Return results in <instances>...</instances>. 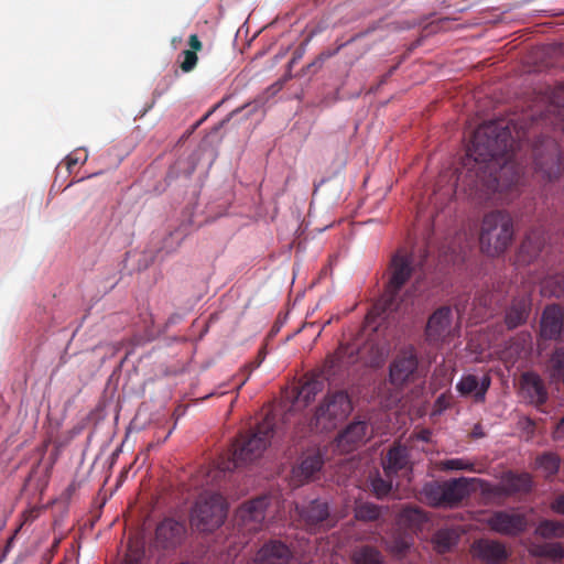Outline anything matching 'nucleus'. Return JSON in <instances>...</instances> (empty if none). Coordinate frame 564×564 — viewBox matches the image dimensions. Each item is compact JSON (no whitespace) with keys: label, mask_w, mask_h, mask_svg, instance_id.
I'll use <instances>...</instances> for the list:
<instances>
[{"label":"nucleus","mask_w":564,"mask_h":564,"mask_svg":"<svg viewBox=\"0 0 564 564\" xmlns=\"http://www.w3.org/2000/svg\"><path fill=\"white\" fill-rule=\"evenodd\" d=\"M545 93V110L532 116L529 124L497 120L476 129L464 162L466 173L457 177L470 198L479 204H508L520 195L530 172L545 181L560 176L562 160L556 140L541 132L529 143L542 129L564 133V84Z\"/></svg>","instance_id":"obj_1"},{"label":"nucleus","mask_w":564,"mask_h":564,"mask_svg":"<svg viewBox=\"0 0 564 564\" xmlns=\"http://www.w3.org/2000/svg\"><path fill=\"white\" fill-rule=\"evenodd\" d=\"M273 433L274 419L267 415L254 430L239 435L232 444L230 454L218 459L217 468L221 471H231L240 465L253 462L268 447Z\"/></svg>","instance_id":"obj_2"},{"label":"nucleus","mask_w":564,"mask_h":564,"mask_svg":"<svg viewBox=\"0 0 564 564\" xmlns=\"http://www.w3.org/2000/svg\"><path fill=\"white\" fill-rule=\"evenodd\" d=\"M514 237L513 219L506 210H492L484 215L479 229V246L488 257L506 252Z\"/></svg>","instance_id":"obj_3"},{"label":"nucleus","mask_w":564,"mask_h":564,"mask_svg":"<svg viewBox=\"0 0 564 564\" xmlns=\"http://www.w3.org/2000/svg\"><path fill=\"white\" fill-rule=\"evenodd\" d=\"M480 481L478 478L459 477L444 481H430L423 487L422 494L432 507L455 508L458 507L471 491L473 485Z\"/></svg>","instance_id":"obj_4"},{"label":"nucleus","mask_w":564,"mask_h":564,"mask_svg":"<svg viewBox=\"0 0 564 564\" xmlns=\"http://www.w3.org/2000/svg\"><path fill=\"white\" fill-rule=\"evenodd\" d=\"M227 517L225 498L216 492L202 494L191 512V525L199 532H213Z\"/></svg>","instance_id":"obj_5"},{"label":"nucleus","mask_w":564,"mask_h":564,"mask_svg":"<svg viewBox=\"0 0 564 564\" xmlns=\"http://www.w3.org/2000/svg\"><path fill=\"white\" fill-rule=\"evenodd\" d=\"M382 357L381 350L371 341L365 343L361 347L340 345L334 355L327 357L325 372L332 375L336 368L346 367L358 361L366 366L376 367L382 362Z\"/></svg>","instance_id":"obj_6"},{"label":"nucleus","mask_w":564,"mask_h":564,"mask_svg":"<svg viewBox=\"0 0 564 564\" xmlns=\"http://www.w3.org/2000/svg\"><path fill=\"white\" fill-rule=\"evenodd\" d=\"M413 270V256L403 250L397 251L391 259L389 280L384 288V311L397 308L399 293L411 278Z\"/></svg>","instance_id":"obj_7"},{"label":"nucleus","mask_w":564,"mask_h":564,"mask_svg":"<svg viewBox=\"0 0 564 564\" xmlns=\"http://www.w3.org/2000/svg\"><path fill=\"white\" fill-rule=\"evenodd\" d=\"M352 410L349 395L345 391L328 392L315 412L316 425L332 430L345 420Z\"/></svg>","instance_id":"obj_8"},{"label":"nucleus","mask_w":564,"mask_h":564,"mask_svg":"<svg viewBox=\"0 0 564 564\" xmlns=\"http://www.w3.org/2000/svg\"><path fill=\"white\" fill-rule=\"evenodd\" d=\"M459 326L453 324V312L449 306L435 310L425 326V339L429 345L438 347L458 336Z\"/></svg>","instance_id":"obj_9"},{"label":"nucleus","mask_w":564,"mask_h":564,"mask_svg":"<svg viewBox=\"0 0 564 564\" xmlns=\"http://www.w3.org/2000/svg\"><path fill=\"white\" fill-rule=\"evenodd\" d=\"M484 523L490 531L510 538L523 534L529 527L528 517L516 509L494 510Z\"/></svg>","instance_id":"obj_10"},{"label":"nucleus","mask_w":564,"mask_h":564,"mask_svg":"<svg viewBox=\"0 0 564 564\" xmlns=\"http://www.w3.org/2000/svg\"><path fill=\"white\" fill-rule=\"evenodd\" d=\"M551 250L552 246L547 243L544 228L534 227L527 234L517 252V264L529 265L540 259L544 264H549L550 261L546 258Z\"/></svg>","instance_id":"obj_11"},{"label":"nucleus","mask_w":564,"mask_h":564,"mask_svg":"<svg viewBox=\"0 0 564 564\" xmlns=\"http://www.w3.org/2000/svg\"><path fill=\"white\" fill-rule=\"evenodd\" d=\"M419 358L415 349L410 346L402 349L389 366V379L392 386L403 388L413 383L419 376Z\"/></svg>","instance_id":"obj_12"},{"label":"nucleus","mask_w":564,"mask_h":564,"mask_svg":"<svg viewBox=\"0 0 564 564\" xmlns=\"http://www.w3.org/2000/svg\"><path fill=\"white\" fill-rule=\"evenodd\" d=\"M470 552L474 558L485 564H505L510 556L503 542L484 538L473 542Z\"/></svg>","instance_id":"obj_13"},{"label":"nucleus","mask_w":564,"mask_h":564,"mask_svg":"<svg viewBox=\"0 0 564 564\" xmlns=\"http://www.w3.org/2000/svg\"><path fill=\"white\" fill-rule=\"evenodd\" d=\"M372 434L366 421H354L343 430L337 438L336 446L343 453H349L364 445Z\"/></svg>","instance_id":"obj_14"},{"label":"nucleus","mask_w":564,"mask_h":564,"mask_svg":"<svg viewBox=\"0 0 564 564\" xmlns=\"http://www.w3.org/2000/svg\"><path fill=\"white\" fill-rule=\"evenodd\" d=\"M268 507V499L260 497L245 502L236 513L237 520L248 530L260 529L263 520L265 519V509Z\"/></svg>","instance_id":"obj_15"},{"label":"nucleus","mask_w":564,"mask_h":564,"mask_svg":"<svg viewBox=\"0 0 564 564\" xmlns=\"http://www.w3.org/2000/svg\"><path fill=\"white\" fill-rule=\"evenodd\" d=\"M564 329V310L557 305H547L541 317V336L545 339H558Z\"/></svg>","instance_id":"obj_16"},{"label":"nucleus","mask_w":564,"mask_h":564,"mask_svg":"<svg viewBox=\"0 0 564 564\" xmlns=\"http://www.w3.org/2000/svg\"><path fill=\"white\" fill-rule=\"evenodd\" d=\"M184 533L185 527L183 523L167 518L156 527L155 540L163 549H172L181 543Z\"/></svg>","instance_id":"obj_17"},{"label":"nucleus","mask_w":564,"mask_h":564,"mask_svg":"<svg viewBox=\"0 0 564 564\" xmlns=\"http://www.w3.org/2000/svg\"><path fill=\"white\" fill-rule=\"evenodd\" d=\"M531 311V299L528 295L514 297L505 314V323L508 329H514L523 325Z\"/></svg>","instance_id":"obj_18"},{"label":"nucleus","mask_w":564,"mask_h":564,"mask_svg":"<svg viewBox=\"0 0 564 564\" xmlns=\"http://www.w3.org/2000/svg\"><path fill=\"white\" fill-rule=\"evenodd\" d=\"M291 557L288 545L280 541H270L260 549L256 564H288Z\"/></svg>","instance_id":"obj_19"},{"label":"nucleus","mask_w":564,"mask_h":564,"mask_svg":"<svg viewBox=\"0 0 564 564\" xmlns=\"http://www.w3.org/2000/svg\"><path fill=\"white\" fill-rule=\"evenodd\" d=\"M410 469L409 451L405 446H392L383 462V471L388 478L398 475L400 471Z\"/></svg>","instance_id":"obj_20"},{"label":"nucleus","mask_w":564,"mask_h":564,"mask_svg":"<svg viewBox=\"0 0 564 564\" xmlns=\"http://www.w3.org/2000/svg\"><path fill=\"white\" fill-rule=\"evenodd\" d=\"M521 387L525 398L531 403L542 405L546 402L547 391L539 375L534 372H525L521 377Z\"/></svg>","instance_id":"obj_21"},{"label":"nucleus","mask_w":564,"mask_h":564,"mask_svg":"<svg viewBox=\"0 0 564 564\" xmlns=\"http://www.w3.org/2000/svg\"><path fill=\"white\" fill-rule=\"evenodd\" d=\"M301 519L310 528L322 524L329 516L328 505L325 501L313 500L307 506L296 507Z\"/></svg>","instance_id":"obj_22"},{"label":"nucleus","mask_w":564,"mask_h":564,"mask_svg":"<svg viewBox=\"0 0 564 564\" xmlns=\"http://www.w3.org/2000/svg\"><path fill=\"white\" fill-rule=\"evenodd\" d=\"M324 389V381L319 376H306L301 384L296 388V402H303V405H308Z\"/></svg>","instance_id":"obj_23"},{"label":"nucleus","mask_w":564,"mask_h":564,"mask_svg":"<svg viewBox=\"0 0 564 564\" xmlns=\"http://www.w3.org/2000/svg\"><path fill=\"white\" fill-rule=\"evenodd\" d=\"M427 521V516L424 510L419 507L406 506L402 508L398 516L399 524L405 527L411 531H416Z\"/></svg>","instance_id":"obj_24"},{"label":"nucleus","mask_w":564,"mask_h":564,"mask_svg":"<svg viewBox=\"0 0 564 564\" xmlns=\"http://www.w3.org/2000/svg\"><path fill=\"white\" fill-rule=\"evenodd\" d=\"M324 464L323 457L319 453H312L305 456L299 468L294 470L296 477H300L301 481H308L319 473Z\"/></svg>","instance_id":"obj_25"},{"label":"nucleus","mask_w":564,"mask_h":564,"mask_svg":"<svg viewBox=\"0 0 564 564\" xmlns=\"http://www.w3.org/2000/svg\"><path fill=\"white\" fill-rule=\"evenodd\" d=\"M503 487L508 494H528L532 489V478L528 473H508L503 478Z\"/></svg>","instance_id":"obj_26"},{"label":"nucleus","mask_w":564,"mask_h":564,"mask_svg":"<svg viewBox=\"0 0 564 564\" xmlns=\"http://www.w3.org/2000/svg\"><path fill=\"white\" fill-rule=\"evenodd\" d=\"M458 535L452 529H440L432 536V544L438 554L449 552L457 543Z\"/></svg>","instance_id":"obj_27"},{"label":"nucleus","mask_w":564,"mask_h":564,"mask_svg":"<svg viewBox=\"0 0 564 564\" xmlns=\"http://www.w3.org/2000/svg\"><path fill=\"white\" fill-rule=\"evenodd\" d=\"M530 553L535 557H547L556 563L564 558V547L557 542L534 544Z\"/></svg>","instance_id":"obj_28"},{"label":"nucleus","mask_w":564,"mask_h":564,"mask_svg":"<svg viewBox=\"0 0 564 564\" xmlns=\"http://www.w3.org/2000/svg\"><path fill=\"white\" fill-rule=\"evenodd\" d=\"M413 544V538L406 533H395L387 541V550L395 557H404Z\"/></svg>","instance_id":"obj_29"},{"label":"nucleus","mask_w":564,"mask_h":564,"mask_svg":"<svg viewBox=\"0 0 564 564\" xmlns=\"http://www.w3.org/2000/svg\"><path fill=\"white\" fill-rule=\"evenodd\" d=\"M541 293L544 296H564V274H550L541 281Z\"/></svg>","instance_id":"obj_30"},{"label":"nucleus","mask_w":564,"mask_h":564,"mask_svg":"<svg viewBox=\"0 0 564 564\" xmlns=\"http://www.w3.org/2000/svg\"><path fill=\"white\" fill-rule=\"evenodd\" d=\"M352 561L355 564H383V556L376 547L365 545L354 552Z\"/></svg>","instance_id":"obj_31"},{"label":"nucleus","mask_w":564,"mask_h":564,"mask_svg":"<svg viewBox=\"0 0 564 564\" xmlns=\"http://www.w3.org/2000/svg\"><path fill=\"white\" fill-rule=\"evenodd\" d=\"M381 516V508L372 502H360L355 508V518L359 521H376Z\"/></svg>","instance_id":"obj_32"},{"label":"nucleus","mask_w":564,"mask_h":564,"mask_svg":"<svg viewBox=\"0 0 564 564\" xmlns=\"http://www.w3.org/2000/svg\"><path fill=\"white\" fill-rule=\"evenodd\" d=\"M535 533L544 539L560 538L564 535V525L555 520H542Z\"/></svg>","instance_id":"obj_33"},{"label":"nucleus","mask_w":564,"mask_h":564,"mask_svg":"<svg viewBox=\"0 0 564 564\" xmlns=\"http://www.w3.org/2000/svg\"><path fill=\"white\" fill-rule=\"evenodd\" d=\"M392 477L384 479L380 475L371 478V491L378 499L387 497L392 489Z\"/></svg>","instance_id":"obj_34"},{"label":"nucleus","mask_w":564,"mask_h":564,"mask_svg":"<svg viewBox=\"0 0 564 564\" xmlns=\"http://www.w3.org/2000/svg\"><path fill=\"white\" fill-rule=\"evenodd\" d=\"M538 464L551 477L558 471L560 458L553 453H546L538 458Z\"/></svg>","instance_id":"obj_35"},{"label":"nucleus","mask_w":564,"mask_h":564,"mask_svg":"<svg viewBox=\"0 0 564 564\" xmlns=\"http://www.w3.org/2000/svg\"><path fill=\"white\" fill-rule=\"evenodd\" d=\"M478 387L479 380L474 375L464 376L456 384V389L462 395L476 394Z\"/></svg>","instance_id":"obj_36"},{"label":"nucleus","mask_w":564,"mask_h":564,"mask_svg":"<svg viewBox=\"0 0 564 564\" xmlns=\"http://www.w3.org/2000/svg\"><path fill=\"white\" fill-rule=\"evenodd\" d=\"M442 470H474V464L463 458H451L440 463Z\"/></svg>","instance_id":"obj_37"},{"label":"nucleus","mask_w":564,"mask_h":564,"mask_svg":"<svg viewBox=\"0 0 564 564\" xmlns=\"http://www.w3.org/2000/svg\"><path fill=\"white\" fill-rule=\"evenodd\" d=\"M182 55L184 58H183L182 63L180 64V68L184 73L192 72L196 67L197 62H198L197 54L194 51L185 50L182 52Z\"/></svg>","instance_id":"obj_38"},{"label":"nucleus","mask_w":564,"mask_h":564,"mask_svg":"<svg viewBox=\"0 0 564 564\" xmlns=\"http://www.w3.org/2000/svg\"><path fill=\"white\" fill-rule=\"evenodd\" d=\"M489 387H490V378H489V376H484L482 379L479 381V387H478L476 394H474L475 400L484 401L486 392L489 389Z\"/></svg>","instance_id":"obj_39"},{"label":"nucleus","mask_w":564,"mask_h":564,"mask_svg":"<svg viewBox=\"0 0 564 564\" xmlns=\"http://www.w3.org/2000/svg\"><path fill=\"white\" fill-rule=\"evenodd\" d=\"M86 160H87V154H85L84 158L82 159L77 152H73L65 160L66 167L68 171H72L73 167L76 166L79 162L84 163V162H86Z\"/></svg>","instance_id":"obj_40"},{"label":"nucleus","mask_w":564,"mask_h":564,"mask_svg":"<svg viewBox=\"0 0 564 564\" xmlns=\"http://www.w3.org/2000/svg\"><path fill=\"white\" fill-rule=\"evenodd\" d=\"M550 507L555 513L564 516V494L556 496Z\"/></svg>","instance_id":"obj_41"},{"label":"nucleus","mask_w":564,"mask_h":564,"mask_svg":"<svg viewBox=\"0 0 564 564\" xmlns=\"http://www.w3.org/2000/svg\"><path fill=\"white\" fill-rule=\"evenodd\" d=\"M188 45H189L188 51H194L196 54L198 51H200L203 48V44L197 34L189 35Z\"/></svg>","instance_id":"obj_42"},{"label":"nucleus","mask_w":564,"mask_h":564,"mask_svg":"<svg viewBox=\"0 0 564 564\" xmlns=\"http://www.w3.org/2000/svg\"><path fill=\"white\" fill-rule=\"evenodd\" d=\"M332 54L330 53H322L319 54L315 61H313L311 64L307 65V68H312V67H315V68H321L323 63L325 62L326 58H328Z\"/></svg>","instance_id":"obj_43"},{"label":"nucleus","mask_w":564,"mask_h":564,"mask_svg":"<svg viewBox=\"0 0 564 564\" xmlns=\"http://www.w3.org/2000/svg\"><path fill=\"white\" fill-rule=\"evenodd\" d=\"M553 437L555 441H564V417L557 423Z\"/></svg>","instance_id":"obj_44"},{"label":"nucleus","mask_w":564,"mask_h":564,"mask_svg":"<svg viewBox=\"0 0 564 564\" xmlns=\"http://www.w3.org/2000/svg\"><path fill=\"white\" fill-rule=\"evenodd\" d=\"M143 555L142 551H138L134 554H130L127 556L122 564H140L141 557Z\"/></svg>","instance_id":"obj_45"},{"label":"nucleus","mask_w":564,"mask_h":564,"mask_svg":"<svg viewBox=\"0 0 564 564\" xmlns=\"http://www.w3.org/2000/svg\"><path fill=\"white\" fill-rule=\"evenodd\" d=\"M431 437H432V432L430 430H427V429L421 430L416 434V438L422 441V442H430Z\"/></svg>","instance_id":"obj_46"},{"label":"nucleus","mask_w":564,"mask_h":564,"mask_svg":"<svg viewBox=\"0 0 564 564\" xmlns=\"http://www.w3.org/2000/svg\"><path fill=\"white\" fill-rule=\"evenodd\" d=\"M264 359V352L261 350L258 355V360L251 365V369L258 368Z\"/></svg>","instance_id":"obj_47"},{"label":"nucleus","mask_w":564,"mask_h":564,"mask_svg":"<svg viewBox=\"0 0 564 564\" xmlns=\"http://www.w3.org/2000/svg\"><path fill=\"white\" fill-rule=\"evenodd\" d=\"M301 57H302V54H301V53L295 54V55L293 56V58L291 59L290 64H291V65H292V64H294V63H295L299 58H301Z\"/></svg>","instance_id":"obj_48"}]
</instances>
